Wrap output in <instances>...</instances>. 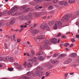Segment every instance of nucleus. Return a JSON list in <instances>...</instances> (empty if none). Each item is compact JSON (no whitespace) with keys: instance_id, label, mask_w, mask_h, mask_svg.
Instances as JSON below:
<instances>
[{"instance_id":"f257e3e1","label":"nucleus","mask_w":79,"mask_h":79,"mask_svg":"<svg viewBox=\"0 0 79 79\" xmlns=\"http://www.w3.org/2000/svg\"><path fill=\"white\" fill-rule=\"evenodd\" d=\"M62 24V23L60 22V21H56L55 23V25L54 26L53 28L54 29H57L58 26L59 27H61Z\"/></svg>"},{"instance_id":"f03ea898","label":"nucleus","mask_w":79,"mask_h":79,"mask_svg":"<svg viewBox=\"0 0 79 79\" xmlns=\"http://www.w3.org/2000/svg\"><path fill=\"white\" fill-rule=\"evenodd\" d=\"M69 19V18L68 15H64L61 19V20L62 22H64V21H68Z\"/></svg>"},{"instance_id":"7ed1b4c3","label":"nucleus","mask_w":79,"mask_h":79,"mask_svg":"<svg viewBox=\"0 0 79 79\" xmlns=\"http://www.w3.org/2000/svg\"><path fill=\"white\" fill-rule=\"evenodd\" d=\"M11 13V12L10 10L9 11H8V10H5L3 12V15L4 16H8V15H10Z\"/></svg>"},{"instance_id":"20e7f679","label":"nucleus","mask_w":79,"mask_h":79,"mask_svg":"<svg viewBox=\"0 0 79 79\" xmlns=\"http://www.w3.org/2000/svg\"><path fill=\"white\" fill-rule=\"evenodd\" d=\"M43 72L38 71L37 70H36V71L35 72V74L37 76H41L42 74H43Z\"/></svg>"},{"instance_id":"39448f33","label":"nucleus","mask_w":79,"mask_h":79,"mask_svg":"<svg viewBox=\"0 0 79 79\" xmlns=\"http://www.w3.org/2000/svg\"><path fill=\"white\" fill-rule=\"evenodd\" d=\"M50 41L52 44H56L57 43V39L56 38H52L50 40Z\"/></svg>"},{"instance_id":"423d86ee","label":"nucleus","mask_w":79,"mask_h":79,"mask_svg":"<svg viewBox=\"0 0 79 79\" xmlns=\"http://www.w3.org/2000/svg\"><path fill=\"white\" fill-rule=\"evenodd\" d=\"M71 61H72V59L71 58H69L65 60L64 62V64H69V63H70Z\"/></svg>"},{"instance_id":"0eeeda50","label":"nucleus","mask_w":79,"mask_h":79,"mask_svg":"<svg viewBox=\"0 0 79 79\" xmlns=\"http://www.w3.org/2000/svg\"><path fill=\"white\" fill-rule=\"evenodd\" d=\"M18 7L16 6H15L14 7H13L12 8V9L10 10L11 11V13H12V12H13V11H16V10H18Z\"/></svg>"},{"instance_id":"6e6552de","label":"nucleus","mask_w":79,"mask_h":79,"mask_svg":"<svg viewBox=\"0 0 79 79\" xmlns=\"http://www.w3.org/2000/svg\"><path fill=\"white\" fill-rule=\"evenodd\" d=\"M27 18L28 19H31L32 18V13H30L27 16Z\"/></svg>"},{"instance_id":"1a4fd4ad","label":"nucleus","mask_w":79,"mask_h":79,"mask_svg":"<svg viewBox=\"0 0 79 79\" xmlns=\"http://www.w3.org/2000/svg\"><path fill=\"white\" fill-rule=\"evenodd\" d=\"M17 79H31V78L27 77V76H24L23 77H19Z\"/></svg>"},{"instance_id":"9d476101","label":"nucleus","mask_w":79,"mask_h":79,"mask_svg":"<svg viewBox=\"0 0 79 79\" xmlns=\"http://www.w3.org/2000/svg\"><path fill=\"white\" fill-rule=\"evenodd\" d=\"M38 60H39L40 61H43V60H44V58L41 56L38 57Z\"/></svg>"},{"instance_id":"9b49d317","label":"nucleus","mask_w":79,"mask_h":79,"mask_svg":"<svg viewBox=\"0 0 79 79\" xmlns=\"http://www.w3.org/2000/svg\"><path fill=\"white\" fill-rule=\"evenodd\" d=\"M51 61L52 64H56V63H58V61L57 60H52Z\"/></svg>"},{"instance_id":"f8f14e48","label":"nucleus","mask_w":79,"mask_h":79,"mask_svg":"<svg viewBox=\"0 0 79 79\" xmlns=\"http://www.w3.org/2000/svg\"><path fill=\"white\" fill-rule=\"evenodd\" d=\"M9 58H10V57L7 56L4 58H3L4 61H8L9 60Z\"/></svg>"},{"instance_id":"ddd939ff","label":"nucleus","mask_w":79,"mask_h":79,"mask_svg":"<svg viewBox=\"0 0 79 79\" xmlns=\"http://www.w3.org/2000/svg\"><path fill=\"white\" fill-rule=\"evenodd\" d=\"M45 26H47V24H44V25H41L40 26V28H42V29H45V28H46Z\"/></svg>"},{"instance_id":"4468645a","label":"nucleus","mask_w":79,"mask_h":79,"mask_svg":"<svg viewBox=\"0 0 79 79\" xmlns=\"http://www.w3.org/2000/svg\"><path fill=\"white\" fill-rule=\"evenodd\" d=\"M70 56L71 57H73V58H75L76 56V53H73L70 54Z\"/></svg>"},{"instance_id":"2eb2a0df","label":"nucleus","mask_w":79,"mask_h":79,"mask_svg":"<svg viewBox=\"0 0 79 79\" xmlns=\"http://www.w3.org/2000/svg\"><path fill=\"white\" fill-rule=\"evenodd\" d=\"M15 20L14 19H12L11 20L10 22V24H11L12 25H13L15 23Z\"/></svg>"},{"instance_id":"dca6fc26","label":"nucleus","mask_w":79,"mask_h":79,"mask_svg":"<svg viewBox=\"0 0 79 79\" xmlns=\"http://www.w3.org/2000/svg\"><path fill=\"white\" fill-rule=\"evenodd\" d=\"M78 15H79V12H78L76 14V15H74V16H72V17L71 18L72 19H75V18H76V17H77V16H78Z\"/></svg>"},{"instance_id":"f3484780","label":"nucleus","mask_w":79,"mask_h":79,"mask_svg":"<svg viewBox=\"0 0 79 79\" xmlns=\"http://www.w3.org/2000/svg\"><path fill=\"white\" fill-rule=\"evenodd\" d=\"M28 61L29 62V63H31V64H32V63H33V62H34V60H32V59H29L28 60Z\"/></svg>"},{"instance_id":"a211bd4d","label":"nucleus","mask_w":79,"mask_h":79,"mask_svg":"<svg viewBox=\"0 0 79 79\" xmlns=\"http://www.w3.org/2000/svg\"><path fill=\"white\" fill-rule=\"evenodd\" d=\"M43 54V52H42V51H40L39 53L36 54V56H39L40 55H42Z\"/></svg>"},{"instance_id":"6ab92c4d","label":"nucleus","mask_w":79,"mask_h":79,"mask_svg":"<svg viewBox=\"0 0 79 79\" xmlns=\"http://www.w3.org/2000/svg\"><path fill=\"white\" fill-rule=\"evenodd\" d=\"M75 2V0H69L68 2L69 3H74Z\"/></svg>"},{"instance_id":"aec40b11","label":"nucleus","mask_w":79,"mask_h":79,"mask_svg":"<svg viewBox=\"0 0 79 79\" xmlns=\"http://www.w3.org/2000/svg\"><path fill=\"white\" fill-rule=\"evenodd\" d=\"M30 8H28L24 10V13H27V12H28V11L30 10Z\"/></svg>"},{"instance_id":"412c9836","label":"nucleus","mask_w":79,"mask_h":79,"mask_svg":"<svg viewBox=\"0 0 79 79\" xmlns=\"http://www.w3.org/2000/svg\"><path fill=\"white\" fill-rule=\"evenodd\" d=\"M13 11V12L11 14L12 16H14V15H15L16 14H17V11Z\"/></svg>"},{"instance_id":"4be33fe9","label":"nucleus","mask_w":79,"mask_h":79,"mask_svg":"<svg viewBox=\"0 0 79 79\" xmlns=\"http://www.w3.org/2000/svg\"><path fill=\"white\" fill-rule=\"evenodd\" d=\"M32 32L33 34H37L38 32L37 30L34 29L33 30Z\"/></svg>"},{"instance_id":"5701e85b","label":"nucleus","mask_w":79,"mask_h":79,"mask_svg":"<svg viewBox=\"0 0 79 79\" xmlns=\"http://www.w3.org/2000/svg\"><path fill=\"white\" fill-rule=\"evenodd\" d=\"M64 5V6H67L68 5V2L66 1H64L63 4Z\"/></svg>"},{"instance_id":"b1692460","label":"nucleus","mask_w":79,"mask_h":79,"mask_svg":"<svg viewBox=\"0 0 79 79\" xmlns=\"http://www.w3.org/2000/svg\"><path fill=\"white\" fill-rule=\"evenodd\" d=\"M26 7L25 6H23L20 7V9L21 10H24V9H25L26 8Z\"/></svg>"},{"instance_id":"393cba45","label":"nucleus","mask_w":79,"mask_h":79,"mask_svg":"<svg viewBox=\"0 0 79 79\" xmlns=\"http://www.w3.org/2000/svg\"><path fill=\"white\" fill-rule=\"evenodd\" d=\"M45 37V36H38V39H43V38Z\"/></svg>"},{"instance_id":"a878e982","label":"nucleus","mask_w":79,"mask_h":79,"mask_svg":"<svg viewBox=\"0 0 79 79\" xmlns=\"http://www.w3.org/2000/svg\"><path fill=\"white\" fill-rule=\"evenodd\" d=\"M50 74V73H48V72H47L46 73V75L45 77H47V76H48Z\"/></svg>"},{"instance_id":"bb28decb","label":"nucleus","mask_w":79,"mask_h":79,"mask_svg":"<svg viewBox=\"0 0 79 79\" xmlns=\"http://www.w3.org/2000/svg\"><path fill=\"white\" fill-rule=\"evenodd\" d=\"M39 5H37L35 7V8L36 10H39Z\"/></svg>"},{"instance_id":"cd10ccee","label":"nucleus","mask_w":79,"mask_h":79,"mask_svg":"<svg viewBox=\"0 0 79 79\" xmlns=\"http://www.w3.org/2000/svg\"><path fill=\"white\" fill-rule=\"evenodd\" d=\"M26 74L28 76H30L31 75V73L30 72H29L26 73Z\"/></svg>"},{"instance_id":"c85d7f7f","label":"nucleus","mask_w":79,"mask_h":79,"mask_svg":"<svg viewBox=\"0 0 79 79\" xmlns=\"http://www.w3.org/2000/svg\"><path fill=\"white\" fill-rule=\"evenodd\" d=\"M13 61H14V58H13V57H10V62H13Z\"/></svg>"},{"instance_id":"c756f323","label":"nucleus","mask_w":79,"mask_h":79,"mask_svg":"<svg viewBox=\"0 0 79 79\" xmlns=\"http://www.w3.org/2000/svg\"><path fill=\"white\" fill-rule=\"evenodd\" d=\"M53 6H51L48 7V10H51L52 9H53Z\"/></svg>"},{"instance_id":"7c9ffc66","label":"nucleus","mask_w":79,"mask_h":79,"mask_svg":"<svg viewBox=\"0 0 79 79\" xmlns=\"http://www.w3.org/2000/svg\"><path fill=\"white\" fill-rule=\"evenodd\" d=\"M14 69L13 68H8V70L9 71H12Z\"/></svg>"},{"instance_id":"2f4dec72","label":"nucleus","mask_w":79,"mask_h":79,"mask_svg":"<svg viewBox=\"0 0 79 79\" xmlns=\"http://www.w3.org/2000/svg\"><path fill=\"white\" fill-rule=\"evenodd\" d=\"M16 69H18L19 70H21L22 69V67L21 66H19L16 68Z\"/></svg>"},{"instance_id":"473e14b6","label":"nucleus","mask_w":79,"mask_h":79,"mask_svg":"<svg viewBox=\"0 0 79 79\" xmlns=\"http://www.w3.org/2000/svg\"><path fill=\"white\" fill-rule=\"evenodd\" d=\"M27 67L28 68H31V67H32V64H31L30 63H28L27 64Z\"/></svg>"},{"instance_id":"72a5a7b5","label":"nucleus","mask_w":79,"mask_h":79,"mask_svg":"<svg viewBox=\"0 0 79 79\" xmlns=\"http://www.w3.org/2000/svg\"><path fill=\"white\" fill-rule=\"evenodd\" d=\"M23 66L24 68H26V66H27V62H25L24 63V64H23Z\"/></svg>"},{"instance_id":"f704fd0d","label":"nucleus","mask_w":79,"mask_h":79,"mask_svg":"<svg viewBox=\"0 0 79 79\" xmlns=\"http://www.w3.org/2000/svg\"><path fill=\"white\" fill-rule=\"evenodd\" d=\"M58 2V0H52V2L54 3H57Z\"/></svg>"},{"instance_id":"c9c22d12","label":"nucleus","mask_w":79,"mask_h":79,"mask_svg":"<svg viewBox=\"0 0 79 79\" xmlns=\"http://www.w3.org/2000/svg\"><path fill=\"white\" fill-rule=\"evenodd\" d=\"M21 27V28L19 31V32H21V31H23V29H24V28H23V25H22Z\"/></svg>"},{"instance_id":"e433bc0d","label":"nucleus","mask_w":79,"mask_h":79,"mask_svg":"<svg viewBox=\"0 0 79 79\" xmlns=\"http://www.w3.org/2000/svg\"><path fill=\"white\" fill-rule=\"evenodd\" d=\"M45 28L47 30H48V31H49L50 28H49V27L47 26V25L46 24V26H45Z\"/></svg>"},{"instance_id":"4c0bfd02","label":"nucleus","mask_w":79,"mask_h":79,"mask_svg":"<svg viewBox=\"0 0 79 79\" xmlns=\"http://www.w3.org/2000/svg\"><path fill=\"white\" fill-rule=\"evenodd\" d=\"M45 44H50V41L48 40H46L45 41Z\"/></svg>"},{"instance_id":"58836bf2","label":"nucleus","mask_w":79,"mask_h":79,"mask_svg":"<svg viewBox=\"0 0 79 79\" xmlns=\"http://www.w3.org/2000/svg\"><path fill=\"white\" fill-rule=\"evenodd\" d=\"M33 60L35 62L37 61V59L36 57H35L34 58H33Z\"/></svg>"},{"instance_id":"ea45409f","label":"nucleus","mask_w":79,"mask_h":79,"mask_svg":"<svg viewBox=\"0 0 79 79\" xmlns=\"http://www.w3.org/2000/svg\"><path fill=\"white\" fill-rule=\"evenodd\" d=\"M44 48L45 49H46V48H48V45L47 44H45L44 45Z\"/></svg>"},{"instance_id":"a19ab883","label":"nucleus","mask_w":79,"mask_h":79,"mask_svg":"<svg viewBox=\"0 0 79 79\" xmlns=\"http://www.w3.org/2000/svg\"><path fill=\"white\" fill-rule=\"evenodd\" d=\"M50 23H51V24L52 25L55 23V21L54 20L50 21Z\"/></svg>"},{"instance_id":"79ce46f5","label":"nucleus","mask_w":79,"mask_h":79,"mask_svg":"<svg viewBox=\"0 0 79 79\" xmlns=\"http://www.w3.org/2000/svg\"><path fill=\"white\" fill-rule=\"evenodd\" d=\"M36 2H37L38 3H41V1L40 0H34Z\"/></svg>"},{"instance_id":"37998d69","label":"nucleus","mask_w":79,"mask_h":79,"mask_svg":"<svg viewBox=\"0 0 79 79\" xmlns=\"http://www.w3.org/2000/svg\"><path fill=\"white\" fill-rule=\"evenodd\" d=\"M69 45V43H65L64 44V46L65 47H68V45Z\"/></svg>"},{"instance_id":"c03bdc74","label":"nucleus","mask_w":79,"mask_h":79,"mask_svg":"<svg viewBox=\"0 0 79 79\" xmlns=\"http://www.w3.org/2000/svg\"><path fill=\"white\" fill-rule=\"evenodd\" d=\"M40 52H41V51H42V50H44V48H43V47L42 46L40 47Z\"/></svg>"},{"instance_id":"a18cd8bd","label":"nucleus","mask_w":79,"mask_h":79,"mask_svg":"<svg viewBox=\"0 0 79 79\" xmlns=\"http://www.w3.org/2000/svg\"><path fill=\"white\" fill-rule=\"evenodd\" d=\"M64 1H61L59 2V3L60 5H63Z\"/></svg>"},{"instance_id":"49530a36","label":"nucleus","mask_w":79,"mask_h":79,"mask_svg":"<svg viewBox=\"0 0 79 79\" xmlns=\"http://www.w3.org/2000/svg\"><path fill=\"white\" fill-rule=\"evenodd\" d=\"M31 52L32 53V54L33 55H34L35 54V52H34V51L33 50H31Z\"/></svg>"},{"instance_id":"de8ad7c7","label":"nucleus","mask_w":79,"mask_h":79,"mask_svg":"<svg viewBox=\"0 0 79 79\" xmlns=\"http://www.w3.org/2000/svg\"><path fill=\"white\" fill-rule=\"evenodd\" d=\"M58 56V54H53V57H56V56Z\"/></svg>"},{"instance_id":"09e8293b","label":"nucleus","mask_w":79,"mask_h":79,"mask_svg":"<svg viewBox=\"0 0 79 79\" xmlns=\"http://www.w3.org/2000/svg\"><path fill=\"white\" fill-rule=\"evenodd\" d=\"M33 2H30V3H29V4H31L32 5H35V4H34Z\"/></svg>"},{"instance_id":"8fccbe9b","label":"nucleus","mask_w":79,"mask_h":79,"mask_svg":"<svg viewBox=\"0 0 79 79\" xmlns=\"http://www.w3.org/2000/svg\"><path fill=\"white\" fill-rule=\"evenodd\" d=\"M5 48H6V49H7L8 48V46H7V45L6 44H4Z\"/></svg>"},{"instance_id":"3c124183","label":"nucleus","mask_w":79,"mask_h":79,"mask_svg":"<svg viewBox=\"0 0 79 79\" xmlns=\"http://www.w3.org/2000/svg\"><path fill=\"white\" fill-rule=\"evenodd\" d=\"M3 59V57H0V61H2Z\"/></svg>"},{"instance_id":"603ef678","label":"nucleus","mask_w":79,"mask_h":79,"mask_svg":"<svg viewBox=\"0 0 79 79\" xmlns=\"http://www.w3.org/2000/svg\"><path fill=\"white\" fill-rule=\"evenodd\" d=\"M19 18L20 19H21V20H23V16H22L19 17Z\"/></svg>"},{"instance_id":"864d4df0","label":"nucleus","mask_w":79,"mask_h":79,"mask_svg":"<svg viewBox=\"0 0 79 79\" xmlns=\"http://www.w3.org/2000/svg\"><path fill=\"white\" fill-rule=\"evenodd\" d=\"M50 65V63H47L46 64V66H49Z\"/></svg>"},{"instance_id":"5fc2aeb1","label":"nucleus","mask_w":79,"mask_h":79,"mask_svg":"<svg viewBox=\"0 0 79 79\" xmlns=\"http://www.w3.org/2000/svg\"><path fill=\"white\" fill-rule=\"evenodd\" d=\"M14 65H15V66H18V65H19V64L17 63H14Z\"/></svg>"},{"instance_id":"6e6d98bb","label":"nucleus","mask_w":79,"mask_h":79,"mask_svg":"<svg viewBox=\"0 0 79 79\" xmlns=\"http://www.w3.org/2000/svg\"><path fill=\"white\" fill-rule=\"evenodd\" d=\"M71 40L72 42H75V40L74 39H71Z\"/></svg>"},{"instance_id":"4d7b16f0","label":"nucleus","mask_w":79,"mask_h":79,"mask_svg":"<svg viewBox=\"0 0 79 79\" xmlns=\"http://www.w3.org/2000/svg\"><path fill=\"white\" fill-rule=\"evenodd\" d=\"M61 35V33H60L58 35H57V37H60Z\"/></svg>"},{"instance_id":"13d9d810","label":"nucleus","mask_w":79,"mask_h":79,"mask_svg":"<svg viewBox=\"0 0 79 79\" xmlns=\"http://www.w3.org/2000/svg\"><path fill=\"white\" fill-rule=\"evenodd\" d=\"M61 56H66V55L64 54H61Z\"/></svg>"},{"instance_id":"bf43d9fd","label":"nucleus","mask_w":79,"mask_h":79,"mask_svg":"<svg viewBox=\"0 0 79 79\" xmlns=\"http://www.w3.org/2000/svg\"><path fill=\"white\" fill-rule=\"evenodd\" d=\"M17 42H21V39H17Z\"/></svg>"},{"instance_id":"052dcab7","label":"nucleus","mask_w":79,"mask_h":79,"mask_svg":"<svg viewBox=\"0 0 79 79\" xmlns=\"http://www.w3.org/2000/svg\"><path fill=\"white\" fill-rule=\"evenodd\" d=\"M48 24H49V25H52V23L50 22V21L48 22Z\"/></svg>"},{"instance_id":"680f3d73","label":"nucleus","mask_w":79,"mask_h":79,"mask_svg":"<svg viewBox=\"0 0 79 79\" xmlns=\"http://www.w3.org/2000/svg\"><path fill=\"white\" fill-rule=\"evenodd\" d=\"M68 73H65V74H64V76L65 77H66V76H68Z\"/></svg>"},{"instance_id":"e2e57ef3","label":"nucleus","mask_w":79,"mask_h":79,"mask_svg":"<svg viewBox=\"0 0 79 79\" xmlns=\"http://www.w3.org/2000/svg\"><path fill=\"white\" fill-rule=\"evenodd\" d=\"M73 45H74V44H71L70 45V47H73Z\"/></svg>"},{"instance_id":"0e129e2a","label":"nucleus","mask_w":79,"mask_h":79,"mask_svg":"<svg viewBox=\"0 0 79 79\" xmlns=\"http://www.w3.org/2000/svg\"><path fill=\"white\" fill-rule=\"evenodd\" d=\"M62 38H64V39H65V38H66V36L64 35H63L62 36Z\"/></svg>"},{"instance_id":"69168bd1","label":"nucleus","mask_w":79,"mask_h":79,"mask_svg":"<svg viewBox=\"0 0 79 79\" xmlns=\"http://www.w3.org/2000/svg\"><path fill=\"white\" fill-rule=\"evenodd\" d=\"M13 38L14 40H15V35H13Z\"/></svg>"},{"instance_id":"338daca9","label":"nucleus","mask_w":79,"mask_h":79,"mask_svg":"<svg viewBox=\"0 0 79 79\" xmlns=\"http://www.w3.org/2000/svg\"><path fill=\"white\" fill-rule=\"evenodd\" d=\"M42 19H46V16L43 17Z\"/></svg>"},{"instance_id":"774afa93","label":"nucleus","mask_w":79,"mask_h":79,"mask_svg":"<svg viewBox=\"0 0 79 79\" xmlns=\"http://www.w3.org/2000/svg\"><path fill=\"white\" fill-rule=\"evenodd\" d=\"M76 37H77V38H79V35H76Z\"/></svg>"}]
</instances>
